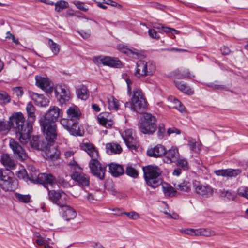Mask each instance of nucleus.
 I'll use <instances>...</instances> for the list:
<instances>
[{
  "label": "nucleus",
  "instance_id": "3",
  "mask_svg": "<svg viewBox=\"0 0 248 248\" xmlns=\"http://www.w3.org/2000/svg\"><path fill=\"white\" fill-rule=\"evenodd\" d=\"M131 100L130 108L132 111L141 113L146 110V101L140 89L138 88L134 89Z\"/></svg>",
  "mask_w": 248,
  "mask_h": 248
},
{
  "label": "nucleus",
  "instance_id": "46",
  "mask_svg": "<svg viewBox=\"0 0 248 248\" xmlns=\"http://www.w3.org/2000/svg\"><path fill=\"white\" fill-rule=\"evenodd\" d=\"M166 129L163 124H160L158 125V130L157 132V137L159 139H162L165 135Z\"/></svg>",
  "mask_w": 248,
  "mask_h": 248
},
{
  "label": "nucleus",
  "instance_id": "34",
  "mask_svg": "<svg viewBox=\"0 0 248 248\" xmlns=\"http://www.w3.org/2000/svg\"><path fill=\"white\" fill-rule=\"evenodd\" d=\"M162 190L166 196L172 197L175 195L176 191L168 184H164L162 186Z\"/></svg>",
  "mask_w": 248,
  "mask_h": 248
},
{
  "label": "nucleus",
  "instance_id": "16",
  "mask_svg": "<svg viewBox=\"0 0 248 248\" xmlns=\"http://www.w3.org/2000/svg\"><path fill=\"white\" fill-rule=\"evenodd\" d=\"M34 181H37L38 183L43 184L48 190V188L46 185H49L52 187H54L56 185L55 177L52 174L48 173H40L37 176H34Z\"/></svg>",
  "mask_w": 248,
  "mask_h": 248
},
{
  "label": "nucleus",
  "instance_id": "1",
  "mask_svg": "<svg viewBox=\"0 0 248 248\" xmlns=\"http://www.w3.org/2000/svg\"><path fill=\"white\" fill-rule=\"evenodd\" d=\"M25 121L23 114L20 112L14 113L11 116L8 122L9 127L16 130V137L19 141L25 144L30 140L31 134L32 129V125L27 120L26 125L24 124Z\"/></svg>",
  "mask_w": 248,
  "mask_h": 248
},
{
  "label": "nucleus",
  "instance_id": "35",
  "mask_svg": "<svg viewBox=\"0 0 248 248\" xmlns=\"http://www.w3.org/2000/svg\"><path fill=\"white\" fill-rule=\"evenodd\" d=\"M68 131L71 135L77 136H81L80 133V128L77 121H73V124L70 126L69 129Z\"/></svg>",
  "mask_w": 248,
  "mask_h": 248
},
{
  "label": "nucleus",
  "instance_id": "48",
  "mask_svg": "<svg viewBox=\"0 0 248 248\" xmlns=\"http://www.w3.org/2000/svg\"><path fill=\"white\" fill-rule=\"evenodd\" d=\"M60 123L62 126L68 131L70 126L73 124V121L69 118H63L61 120Z\"/></svg>",
  "mask_w": 248,
  "mask_h": 248
},
{
  "label": "nucleus",
  "instance_id": "9",
  "mask_svg": "<svg viewBox=\"0 0 248 248\" xmlns=\"http://www.w3.org/2000/svg\"><path fill=\"white\" fill-rule=\"evenodd\" d=\"M122 138L127 146L130 150H136L140 146L139 141L132 129H126L122 134Z\"/></svg>",
  "mask_w": 248,
  "mask_h": 248
},
{
  "label": "nucleus",
  "instance_id": "28",
  "mask_svg": "<svg viewBox=\"0 0 248 248\" xmlns=\"http://www.w3.org/2000/svg\"><path fill=\"white\" fill-rule=\"evenodd\" d=\"M3 177V179L0 182V187L5 191L13 190V179L9 175Z\"/></svg>",
  "mask_w": 248,
  "mask_h": 248
},
{
  "label": "nucleus",
  "instance_id": "62",
  "mask_svg": "<svg viewBox=\"0 0 248 248\" xmlns=\"http://www.w3.org/2000/svg\"><path fill=\"white\" fill-rule=\"evenodd\" d=\"M163 213L168 215V218H172V219H178L179 218V215L175 213H168L167 211H165L163 212Z\"/></svg>",
  "mask_w": 248,
  "mask_h": 248
},
{
  "label": "nucleus",
  "instance_id": "37",
  "mask_svg": "<svg viewBox=\"0 0 248 248\" xmlns=\"http://www.w3.org/2000/svg\"><path fill=\"white\" fill-rule=\"evenodd\" d=\"M16 175L19 179H23L26 181L28 180L34 181V176L31 174V177L27 174L25 169H21L17 172Z\"/></svg>",
  "mask_w": 248,
  "mask_h": 248
},
{
  "label": "nucleus",
  "instance_id": "18",
  "mask_svg": "<svg viewBox=\"0 0 248 248\" xmlns=\"http://www.w3.org/2000/svg\"><path fill=\"white\" fill-rule=\"evenodd\" d=\"M35 84L47 93H51L53 91V85L49 79L40 75L35 76Z\"/></svg>",
  "mask_w": 248,
  "mask_h": 248
},
{
  "label": "nucleus",
  "instance_id": "45",
  "mask_svg": "<svg viewBox=\"0 0 248 248\" xmlns=\"http://www.w3.org/2000/svg\"><path fill=\"white\" fill-rule=\"evenodd\" d=\"M197 236L202 235L205 236H209L213 234V232H211L208 229L200 228L197 229Z\"/></svg>",
  "mask_w": 248,
  "mask_h": 248
},
{
  "label": "nucleus",
  "instance_id": "54",
  "mask_svg": "<svg viewBox=\"0 0 248 248\" xmlns=\"http://www.w3.org/2000/svg\"><path fill=\"white\" fill-rule=\"evenodd\" d=\"M197 229L187 228V229H181L180 230V232L181 233H183L184 234H188V235H192V236H193V235L197 236Z\"/></svg>",
  "mask_w": 248,
  "mask_h": 248
},
{
  "label": "nucleus",
  "instance_id": "32",
  "mask_svg": "<svg viewBox=\"0 0 248 248\" xmlns=\"http://www.w3.org/2000/svg\"><path fill=\"white\" fill-rule=\"evenodd\" d=\"M175 85L177 88L182 92L190 95L194 93L193 91L184 82L182 81H175Z\"/></svg>",
  "mask_w": 248,
  "mask_h": 248
},
{
  "label": "nucleus",
  "instance_id": "42",
  "mask_svg": "<svg viewBox=\"0 0 248 248\" xmlns=\"http://www.w3.org/2000/svg\"><path fill=\"white\" fill-rule=\"evenodd\" d=\"M125 173L128 176L133 178H137L139 175L138 171L131 166H127L126 167Z\"/></svg>",
  "mask_w": 248,
  "mask_h": 248
},
{
  "label": "nucleus",
  "instance_id": "56",
  "mask_svg": "<svg viewBox=\"0 0 248 248\" xmlns=\"http://www.w3.org/2000/svg\"><path fill=\"white\" fill-rule=\"evenodd\" d=\"M183 75L181 76V77L178 76L179 78H190L192 77H194L195 76L190 73L188 69H184L182 70V74Z\"/></svg>",
  "mask_w": 248,
  "mask_h": 248
},
{
  "label": "nucleus",
  "instance_id": "20",
  "mask_svg": "<svg viewBox=\"0 0 248 248\" xmlns=\"http://www.w3.org/2000/svg\"><path fill=\"white\" fill-rule=\"evenodd\" d=\"M71 177L81 187L87 186L89 185V177L83 173L75 171L71 174Z\"/></svg>",
  "mask_w": 248,
  "mask_h": 248
},
{
  "label": "nucleus",
  "instance_id": "61",
  "mask_svg": "<svg viewBox=\"0 0 248 248\" xmlns=\"http://www.w3.org/2000/svg\"><path fill=\"white\" fill-rule=\"evenodd\" d=\"M173 133L179 135L181 133V131L175 127H171L168 129L167 134L169 136Z\"/></svg>",
  "mask_w": 248,
  "mask_h": 248
},
{
  "label": "nucleus",
  "instance_id": "39",
  "mask_svg": "<svg viewBox=\"0 0 248 248\" xmlns=\"http://www.w3.org/2000/svg\"><path fill=\"white\" fill-rule=\"evenodd\" d=\"M34 100L38 105L40 106H46L48 105L49 101L45 98L42 94L35 93L34 94Z\"/></svg>",
  "mask_w": 248,
  "mask_h": 248
},
{
  "label": "nucleus",
  "instance_id": "50",
  "mask_svg": "<svg viewBox=\"0 0 248 248\" xmlns=\"http://www.w3.org/2000/svg\"><path fill=\"white\" fill-rule=\"evenodd\" d=\"M74 4L77 7L79 10L86 12L88 10L89 7L86 5L85 3L79 1H75L73 2Z\"/></svg>",
  "mask_w": 248,
  "mask_h": 248
},
{
  "label": "nucleus",
  "instance_id": "53",
  "mask_svg": "<svg viewBox=\"0 0 248 248\" xmlns=\"http://www.w3.org/2000/svg\"><path fill=\"white\" fill-rule=\"evenodd\" d=\"M39 142V136H33L31 140L30 141L31 146L34 149H41L42 146L37 144Z\"/></svg>",
  "mask_w": 248,
  "mask_h": 248
},
{
  "label": "nucleus",
  "instance_id": "52",
  "mask_svg": "<svg viewBox=\"0 0 248 248\" xmlns=\"http://www.w3.org/2000/svg\"><path fill=\"white\" fill-rule=\"evenodd\" d=\"M238 194L239 196L248 199V187L244 186L239 187L238 189Z\"/></svg>",
  "mask_w": 248,
  "mask_h": 248
},
{
  "label": "nucleus",
  "instance_id": "36",
  "mask_svg": "<svg viewBox=\"0 0 248 248\" xmlns=\"http://www.w3.org/2000/svg\"><path fill=\"white\" fill-rule=\"evenodd\" d=\"M48 45L53 55L55 56L58 55L60 51V45L54 42L51 39H48Z\"/></svg>",
  "mask_w": 248,
  "mask_h": 248
},
{
  "label": "nucleus",
  "instance_id": "17",
  "mask_svg": "<svg viewBox=\"0 0 248 248\" xmlns=\"http://www.w3.org/2000/svg\"><path fill=\"white\" fill-rule=\"evenodd\" d=\"M60 208V215L64 220L68 221L74 219L76 217L77 212L72 207L64 204Z\"/></svg>",
  "mask_w": 248,
  "mask_h": 248
},
{
  "label": "nucleus",
  "instance_id": "33",
  "mask_svg": "<svg viewBox=\"0 0 248 248\" xmlns=\"http://www.w3.org/2000/svg\"><path fill=\"white\" fill-rule=\"evenodd\" d=\"M108 108L110 110H117L120 106L119 101L113 96H109L107 97Z\"/></svg>",
  "mask_w": 248,
  "mask_h": 248
},
{
  "label": "nucleus",
  "instance_id": "49",
  "mask_svg": "<svg viewBox=\"0 0 248 248\" xmlns=\"http://www.w3.org/2000/svg\"><path fill=\"white\" fill-rule=\"evenodd\" d=\"M174 104L173 107L181 112H183L185 110V106L182 104L179 100L176 98H174L173 101Z\"/></svg>",
  "mask_w": 248,
  "mask_h": 248
},
{
  "label": "nucleus",
  "instance_id": "27",
  "mask_svg": "<svg viewBox=\"0 0 248 248\" xmlns=\"http://www.w3.org/2000/svg\"><path fill=\"white\" fill-rule=\"evenodd\" d=\"M110 173L115 177H118L124 173V169L123 167L116 163H112L109 165Z\"/></svg>",
  "mask_w": 248,
  "mask_h": 248
},
{
  "label": "nucleus",
  "instance_id": "10",
  "mask_svg": "<svg viewBox=\"0 0 248 248\" xmlns=\"http://www.w3.org/2000/svg\"><path fill=\"white\" fill-rule=\"evenodd\" d=\"M93 61L94 63L97 65L102 64L104 65L115 68L120 67L122 65V63L120 60L108 56H95L93 58Z\"/></svg>",
  "mask_w": 248,
  "mask_h": 248
},
{
  "label": "nucleus",
  "instance_id": "41",
  "mask_svg": "<svg viewBox=\"0 0 248 248\" xmlns=\"http://www.w3.org/2000/svg\"><path fill=\"white\" fill-rule=\"evenodd\" d=\"M217 194L219 196L226 198L228 200L234 199V195L231 191L220 189L217 191Z\"/></svg>",
  "mask_w": 248,
  "mask_h": 248
},
{
  "label": "nucleus",
  "instance_id": "22",
  "mask_svg": "<svg viewBox=\"0 0 248 248\" xmlns=\"http://www.w3.org/2000/svg\"><path fill=\"white\" fill-rule=\"evenodd\" d=\"M0 161L1 164L5 167L7 170L14 169L16 165L15 161L8 154H2Z\"/></svg>",
  "mask_w": 248,
  "mask_h": 248
},
{
  "label": "nucleus",
  "instance_id": "23",
  "mask_svg": "<svg viewBox=\"0 0 248 248\" xmlns=\"http://www.w3.org/2000/svg\"><path fill=\"white\" fill-rule=\"evenodd\" d=\"M165 153V148L161 144H157L154 147L147 150V155L150 157H160Z\"/></svg>",
  "mask_w": 248,
  "mask_h": 248
},
{
  "label": "nucleus",
  "instance_id": "40",
  "mask_svg": "<svg viewBox=\"0 0 248 248\" xmlns=\"http://www.w3.org/2000/svg\"><path fill=\"white\" fill-rule=\"evenodd\" d=\"M68 7V3L64 0H60L55 3V10L58 12H60Z\"/></svg>",
  "mask_w": 248,
  "mask_h": 248
},
{
  "label": "nucleus",
  "instance_id": "55",
  "mask_svg": "<svg viewBox=\"0 0 248 248\" xmlns=\"http://www.w3.org/2000/svg\"><path fill=\"white\" fill-rule=\"evenodd\" d=\"M10 101V97L5 92L0 93V102L2 104L8 103Z\"/></svg>",
  "mask_w": 248,
  "mask_h": 248
},
{
  "label": "nucleus",
  "instance_id": "30",
  "mask_svg": "<svg viewBox=\"0 0 248 248\" xmlns=\"http://www.w3.org/2000/svg\"><path fill=\"white\" fill-rule=\"evenodd\" d=\"M176 188L181 192H189L191 190V184L187 180H183L177 185H175Z\"/></svg>",
  "mask_w": 248,
  "mask_h": 248
},
{
  "label": "nucleus",
  "instance_id": "60",
  "mask_svg": "<svg viewBox=\"0 0 248 248\" xmlns=\"http://www.w3.org/2000/svg\"><path fill=\"white\" fill-rule=\"evenodd\" d=\"M37 144L40 145L42 146L41 149H36L38 150H41L43 152L45 148H46L47 145V141H45L43 139H42L41 137H39V142H37Z\"/></svg>",
  "mask_w": 248,
  "mask_h": 248
},
{
  "label": "nucleus",
  "instance_id": "59",
  "mask_svg": "<svg viewBox=\"0 0 248 248\" xmlns=\"http://www.w3.org/2000/svg\"><path fill=\"white\" fill-rule=\"evenodd\" d=\"M182 70L176 69L170 73V76L175 78L181 79L178 76H182Z\"/></svg>",
  "mask_w": 248,
  "mask_h": 248
},
{
  "label": "nucleus",
  "instance_id": "58",
  "mask_svg": "<svg viewBox=\"0 0 248 248\" xmlns=\"http://www.w3.org/2000/svg\"><path fill=\"white\" fill-rule=\"evenodd\" d=\"M13 92L14 94L16 95L18 97L22 96L23 94V91L22 88L20 87H16L13 88Z\"/></svg>",
  "mask_w": 248,
  "mask_h": 248
},
{
  "label": "nucleus",
  "instance_id": "13",
  "mask_svg": "<svg viewBox=\"0 0 248 248\" xmlns=\"http://www.w3.org/2000/svg\"><path fill=\"white\" fill-rule=\"evenodd\" d=\"M49 199L59 207L65 204L66 195L62 190H48Z\"/></svg>",
  "mask_w": 248,
  "mask_h": 248
},
{
  "label": "nucleus",
  "instance_id": "44",
  "mask_svg": "<svg viewBox=\"0 0 248 248\" xmlns=\"http://www.w3.org/2000/svg\"><path fill=\"white\" fill-rule=\"evenodd\" d=\"M176 165L183 168L184 170H186L188 169L189 165L187 160L185 158L177 159Z\"/></svg>",
  "mask_w": 248,
  "mask_h": 248
},
{
  "label": "nucleus",
  "instance_id": "57",
  "mask_svg": "<svg viewBox=\"0 0 248 248\" xmlns=\"http://www.w3.org/2000/svg\"><path fill=\"white\" fill-rule=\"evenodd\" d=\"M78 33L84 39H87L90 37L91 35V32L90 30H81L80 31H78Z\"/></svg>",
  "mask_w": 248,
  "mask_h": 248
},
{
  "label": "nucleus",
  "instance_id": "15",
  "mask_svg": "<svg viewBox=\"0 0 248 248\" xmlns=\"http://www.w3.org/2000/svg\"><path fill=\"white\" fill-rule=\"evenodd\" d=\"M43 155L46 159L55 160L57 159L60 155V151L58 149L54 142H47V145L43 152Z\"/></svg>",
  "mask_w": 248,
  "mask_h": 248
},
{
  "label": "nucleus",
  "instance_id": "43",
  "mask_svg": "<svg viewBox=\"0 0 248 248\" xmlns=\"http://www.w3.org/2000/svg\"><path fill=\"white\" fill-rule=\"evenodd\" d=\"M188 145L191 150L197 153L201 150V144L196 142L195 140L191 139L188 141Z\"/></svg>",
  "mask_w": 248,
  "mask_h": 248
},
{
  "label": "nucleus",
  "instance_id": "38",
  "mask_svg": "<svg viewBox=\"0 0 248 248\" xmlns=\"http://www.w3.org/2000/svg\"><path fill=\"white\" fill-rule=\"evenodd\" d=\"M127 55L134 59H139L143 56V54L141 50L130 47L129 48Z\"/></svg>",
  "mask_w": 248,
  "mask_h": 248
},
{
  "label": "nucleus",
  "instance_id": "26",
  "mask_svg": "<svg viewBox=\"0 0 248 248\" xmlns=\"http://www.w3.org/2000/svg\"><path fill=\"white\" fill-rule=\"evenodd\" d=\"M107 153L109 155L119 154L122 152L121 145L116 143H109L106 145Z\"/></svg>",
  "mask_w": 248,
  "mask_h": 248
},
{
  "label": "nucleus",
  "instance_id": "47",
  "mask_svg": "<svg viewBox=\"0 0 248 248\" xmlns=\"http://www.w3.org/2000/svg\"><path fill=\"white\" fill-rule=\"evenodd\" d=\"M123 215H126L128 218L133 220H136L140 218L139 214L135 211H131L130 212H122L120 215L123 216Z\"/></svg>",
  "mask_w": 248,
  "mask_h": 248
},
{
  "label": "nucleus",
  "instance_id": "6",
  "mask_svg": "<svg viewBox=\"0 0 248 248\" xmlns=\"http://www.w3.org/2000/svg\"><path fill=\"white\" fill-rule=\"evenodd\" d=\"M39 123L46 141L54 142L58 136L56 124L44 123L42 121H39Z\"/></svg>",
  "mask_w": 248,
  "mask_h": 248
},
{
  "label": "nucleus",
  "instance_id": "64",
  "mask_svg": "<svg viewBox=\"0 0 248 248\" xmlns=\"http://www.w3.org/2000/svg\"><path fill=\"white\" fill-rule=\"evenodd\" d=\"M9 128L8 124L6 122L0 120V131H4Z\"/></svg>",
  "mask_w": 248,
  "mask_h": 248
},
{
  "label": "nucleus",
  "instance_id": "25",
  "mask_svg": "<svg viewBox=\"0 0 248 248\" xmlns=\"http://www.w3.org/2000/svg\"><path fill=\"white\" fill-rule=\"evenodd\" d=\"M66 113L67 117L73 121L79 120L81 114L79 108L74 105L69 107Z\"/></svg>",
  "mask_w": 248,
  "mask_h": 248
},
{
  "label": "nucleus",
  "instance_id": "4",
  "mask_svg": "<svg viewBox=\"0 0 248 248\" xmlns=\"http://www.w3.org/2000/svg\"><path fill=\"white\" fill-rule=\"evenodd\" d=\"M156 122L155 117L151 113H144L139 124L140 131L145 134H153L156 128Z\"/></svg>",
  "mask_w": 248,
  "mask_h": 248
},
{
  "label": "nucleus",
  "instance_id": "7",
  "mask_svg": "<svg viewBox=\"0 0 248 248\" xmlns=\"http://www.w3.org/2000/svg\"><path fill=\"white\" fill-rule=\"evenodd\" d=\"M100 157L98 155V157L93 158L89 164L91 173L100 179L102 180L105 176V172L106 171V166L103 165L99 161Z\"/></svg>",
  "mask_w": 248,
  "mask_h": 248
},
{
  "label": "nucleus",
  "instance_id": "29",
  "mask_svg": "<svg viewBox=\"0 0 248 248\" xmlns=\"http://www.w3.org/2000/svg\"><path fill=\"white\" fill-rule=\"evenodd\" d=\"M26 110L28 114V120L29 121V123L32 125L36 119L35 107L31 102H29L27 104Z\"/></svg>",
  "mask_w": 248,
  "mask_h": 248
},
{
  "label": "nucleus",
  "instance_id": "14",
  "mask_svg": "<svg viewBox=\"0 0 248 248\" xmlns=\"http://www.w3.org/2000/svg\"><path fill=\"white\" fill-rule=\"evenodd\" d=\"M9 146L14 155L20 160H24L28 158V155L23 147L14 139H11Z\"/></svg>",
  "mask_w": 248,
  "mask_h": 248
},
{
  "label": "nucleus",
  "instance_id": "63",
  "mask_svg": "<svg viewBox=\"0 0 248 248\" xmlns=\"http://www.w3.org/2000/svg\"><path fill=\"white\" fill-rule=\"evenodd\" d=\"M129 48L127 46H124L123 45H119L118 46V49L122 53H124L125 54H127L128 50H129Z\"/></svg>",
  "mask_w": 248,
  "mask_h": 248
},
{
  "label": "nucleus",
  "instance_id": "8",
  "mask_svg": "<svg viewBox=\"0 0 248 248\" xmlns=\"http://www.w3.org/2000/svg\"><path fill=\"white\" fill-rule=\"evenodd\" d=\"M194 192L203 198H209L214 194V188L209 185H203L200 182L194 180L192 182Z\"/></svg>",
  "mask_w": 248,
  "mask_h": 248
},
{
  "label": "nucleus",
  "instance_id": "51",
  "mask_svg": "<svg viewBox=\"0 0 248 248\" xmlns=\"http://www.w3.org/2000/svg\"><path fill=\"white\" fill-rule=\"evenodd\" d=\"M15 197L20 202H23L27 203L30 202V197L27 195H22L18 193L15 194Z\"/></svg>",
  "mask_w": 248,
  "mask_h": 248
},
{
  "label": "nucleus",
  "instance_id": "31",
  "mask_svg": "<svg viewBox=\"0 0 248 248\" xmlns=\"http://www.w3.org/2000/svg\"><path fill=\"white\" fill-rule=\"evenodd\" d=\"M76 93L78 97L82 100H86L89 96V92L86 86L81 85L78 87L76 90Z\"/></svg>",
  "mask_w": 248,
  "mask_h": 248
},
{
  "label": "nucleus",
  "instance_id": "21",
  "mask_svg": "<svg viewBox=\"0 0 248 248\" xmlns=\"http://www.w3.org/2000/svg\"><path fill=\"white\" fill-rule=\"evenodd\" d=\"M241 172V170L239 169H233L232 168L217 170L214 171L215 173L217 176H221L225 177H236L240 174Z\"/></svg>",
  "mask_w": 248,
  "mask_h": 248
},
{
  "label": "nucleus",
  "instance_id": "5",
  "mask_svg": "<svg viewBox=\"0 0 248 248\" xmlns=\"http://www.w3.org/2000/svg\"><path fill=\"white\" fill-rule=\"evenodd\" d=\"M155 71V65L153 62L140 60L136 63V69L134 75L136 77L140 78L152 75Z\"/></svg>",
  "mask_w": 248,
  "mask_h": 248
},
{
  "label": "nucleus",
  "instance_id": "12",
  "mask_svg": "<svg viewBox=\"0 0 248 248\" xmlns=\"http://www.w3.org/2000/svg\"><path fill=\"white\" fill-rule=\"evenodd\" d=\"M55 96L61 105L68 101L70 98V92L68 88L64 85H57L55 88Z\"/></svg>",
  "mask_w": 248,
  "mask_h": 248
},
{
  "label": "nucleus",
  "instance_id": "2",
  "mask_svg": "<svg viewBox=\"0 0 248 248\" xmlns=\"http://www.w3.org/2000/svg\"><path fill=\"white\" fill-rule=\"evenodd\" d=\"M144 177L147 184L156 188L161 183L160 176L162 173L161 169L156 166L149 165L143 168Z\"/></svg>",
  "mask_w": 248,
  "mask_h": 248
},
{
  "label": "nucleus",
  "instance_id": "11",
  "mask_svg": "<svg viewBox=\"0 0 248 248\" xmlns=\"http://www.w3.org/2000/svg\"><path fill=\"white\" fill-rule=\"evenodd\" d=\"M62 113V110L58 107L51 106L47 112L43 116L39 121H42L46 123L56 124L55 122L61 115Z\"/></svg>",
  "mask_w": 248,
  "mask_h": 248
},
{
  "label": "nucleus",
  "instance_id": "19",
  "mask_svg": "<svg viewBox=\"0 0 248 248\" xmlns=\"http://www.w3.org/2000/svg\"><path fill=\"white\" fill-rule=\"evenodd\" d=\"M164 161L166 163L175 162L179 157L178 149L176 147L172 146L169 150L166 151L164 155Z\"/></svg>",
  "mask_w": 248,
  "mask_h": 248
},
{
  "label": "nucleus",
  "instance_id": "24",
  "mask_svg": "<svg viewBox=\"0 0 248 248\" xmlns=\"http://www.w3.org/2000/svg\"><path fill=\"white\" fill-rule=\"evenodd\" d=\"M81 149L86 152L91 158L98 157V152L91 143L83 142L80 145Z\"/></svg>",
  "mask_w": 248,
  "mask_h": 248
}]
</instances>
